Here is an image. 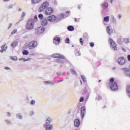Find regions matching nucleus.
I'll list each match as a JSON object with an SVG mask.
<instances>
[{"instance_id":"f3484780","label":"nucleus","mask_w":130,"mask_h":130,"mask_svg":"<svg viewBox=\"0 0 130 130\" xmlns=\"http://www.w3.org/2000/svg\"><path fill=\"white\" fill-rule=\"evenodd\" d=\"M53 42L55 44H58L60 42V38L56 37L53 39Z\"/></svg>"},{"instance_id":"c756f323","label":"nucleus","mask_w":130,"mask_h":130,"mask_svg":"<svg viewBox=\"0 0 130 130\" xmlns=\"http://www.w3.org/2000/svg\"><path fill=\"white\" fill-rule=\"evenodd\" d=\"M70 71L73 75H77V72H76V70H75V69H71Z\"/></svg>"},{"instance_id":"de8ad7c7","label":"nucleus","mask_w":130,"mask_h":130,"mask_svg":"<svg viewBox=\"0 0 130 130\" xmlns=\"http://www.w3.org/2000/svg\"><path fill=\"white\" fill-rule=\"evenodd\" d=\"M94 43L91 42L90 43V46H91V47H94Z\"/></svg>"},{"instance_id":"cd10ccee","label":"nucleus","mask_w":130,"mask_h":130,"mask_svg":"<svg viewBox=\"0 0 130 130\" xmlns=\"http://www.w3.org/2000/svg\"><path fill=\"white\" fill-rule=\"evenodd\" d=\"M11 59L12 60H14V61H16L18 60V57L16 56H13L12 57H11Z\"/></svg>"},{"instance_id":"6e6d98bb","label":"nucleus","mask_w":130,"mask_h":130,"mask_svg":"<svg viewBox=\"0 0 130 130\" xmlns=\"http://www.w3.org/2000/svg\"><path fill=\"white\" fill-rule=\"evenodd\" d=\"M127 59L128 61H130V55H127Z\"/></svg>"},{"instance_id":"f704fd0d","label":"nucleus","mask_w":130,"mask_h":130,"mask_svg":"<svg viewBox=\"0 0 130 130\" xmlns=\"http://www.w3.org/2000/svg\"><path fill=\"white\" fill-rule=\"evenodd\" d=\"M103 6L105 7V8L108 7V3L105 2L103 5Z\"/></svg>"},{"instance_id":"bb28decb","label":"nucleus","mask_w":130,"mask_h":130,"mask_svg":"<svg viewBox=\"0 0 130 130\" xmlns=\"http://www.w3.org/2000/svg\"><path fill=\"white\" fill-rule=\"evenodd\" d=\"M104 21L105 22H109V16H106L104 18Z\"/></svg>"},{"instance_id":"603ef678","label":"nucleus","mask_w":130,"mask_h":130,"mask_svg":"<svg viewBox=\"0 0 130 130\" xmlns=\"http://www.w3.org/2000/svg\"><path fill=\"white\" fill-rule=\"evenodd\" d=\"M101 99H102V96H99L98 97V100H101Z\"/></svg>"},{"instance_id":"37998d69","label":"nucleus","mask_w":130,"mask_h":130,"mask_svg":"<svg viewBox=\"0 0 130 130\" xmlns=\"http://www.w3.org/2000/svg\"><path fill=\"white\" fill-rule=\"evenodd\" d=\"M17 33V29H14L12 32L11 34H16Z\"/></svg>"},{"instance_id":"2eb2a0df","label":"nucleus","mask_w":130,"mask_h":130,"mask_svg":"<svg viewBox=\"0 0 130 130\" xmlns=\"http://www.w3.org/2000/svg\"><path fill=\"white\" fill-rule=\"evenodd\" d=\"M80 124H81V120H80V119H76L74 120V125L75 126H76V127H79Z\"/></svg>"},{"instance_id":"423d86ee","label":"nucleus","mask_w":130,"mask_h":130,"mask_svg":"<svg viewBox=\"0 0 130 130\" xmlns=\"http://www.w3.org/2000/svg\"><path fill=\"white\" fill-rule=\"evenodd\" d=\"M52 57H54V58H61L62 59L65 58L64 56H63V55L58 53H55L52 54Z\"/></svg>"},{"instance_id":"f8f14e48","label":"nucleus","mask_w":130,"mask_h":130,"mask_svg":"<svg viewBox=\"0 0 130 130\" xmlns=\"http://www.w3.org/2000/svg\"><path fill=\"white\" fill-rule=\"evenodd\" d=\"M107 32L109 35H111L112 33H113V30L111 28V26L109 25L107 27Z\"/></svg>"},{"instance_id":"338daca9","label":"nucleus","mask_w":130,"mask_h":130,"mask_svg":"<svg viewBox=\"0 0 130 130\" xmlns=\"http://www.w3.org/2000/svg\"><path fill=\"white\" fill-rule=\"evenodd\" d=\"M75 22H78V20H77V18H75Z\"/></svg>"},{"instance_id":"473e14b6","label":"nucleus","mask_w":130,"mask_h":130,"mask_svg":"<svg viewBox=\"0 0 130 130\" xmlns=\"http://www.w3.org/2000/svg\"><path fill=\"white\" fill-rule=\"evenodd\" d=\"M5 46H6V45H4L1 47L2 49L0 50V52H2V53L4 52V49L5 48Z\"/></svg>"},{"instance_id":"a19ab883","label":"nucleus","mask_w":130,"mask_h":130,"mask_svg":"<svg viewBox=\"0 0 130 130\" xmlns=\"http://www.w3.org/2000/svg\"><path fill=\"white\" fill-rule=\"evenodd\" d=\"M118 42L119 44H121V43H122V41H121V38L118 39Z\"/></svg>"},{"instance_id":"8fccbe9b","label":"nucleus","mask_w":130,"mask_h":130,"mask_svg":"<svg viewBox=\"0 0 130 130\" xmlns=\"http://www.w3.org/2000/svg\"><path fill=\"white\" fill-rule=\"evenodd\" d=\"M5 70H7V71H10L11 70V68L9 67H5Z\"/></svg>"},{"instance_id":"c9c22d12","label":"nucleus","mask_w":130,"mask_h":130,"mask_svg":"<svg viewBox=\"0 0 130 130\" xmlns=\"http://www.w3.org/2000/svg\"><path fill=\"white\" fill-rule=\"evenodd\" d=\"M5 121H6V123H7V124H12V122L10 120H5Z\"/></svg>"},{"instance_id":"dca6fc26","label":"nucleus","mask_w":130,"mask_h":130,"mask_svg":"<svg viewBox=\"0 0 130 130\" xmlns=\"http://www.w3.org/2000/svg\"><path fill=\"white\" fill-rule=\"evenodd\" d=\"M48 24V21L47 20V19L44 18L43 20H42L41 25L42 26H47Z\"/></svg>"},{"instance_id":"4d7b16f0","label":"nucleus","mask_w":130,"mask_h":130,"mask_svg":"<svg viewBox=\"0 0 130 130\" xmlns=\"http://www.w3.org/2000/svg\"><path fill=\"white\" fill-rule=\"evenodd\" d=\"M31 58H27L26 59H24V61H28V60H30Z\"/></svg>"},{"instance_id":"1a4fd4ad","label":"nucleus","mask_w":130,"mask_h":130,"mask_svg":"<svg viewBox=\"0 0 130 130\" xmlns=\"http://www.w3.org/2000/svg\"><path fill=\"white\" fill-rule=\"evenodd\" d=\"M46 15H51V14H53V9L52 8H48L46 9L45 12Z\"/></svg>"},{"instance_id":"6ab92c4d","label":"nucleus","mask_w":130,"mask_h":130,"mask_svg":"<svg viewBox=\"0 0 130 130\" xmlns=\"http://www.w3.org/2000/svg\"><path fill=\"white\" fill-rule=\"evenodd\" d=\"M46 9L43 4L41 5V6L39 8V12H43Z\"/></svg>"},{"instance_id":"7c9ffc66","label":"nucleus","mask_w":130,"mask_h":130,"mask_svg":"<svg viewBox=\"0 0 130 130\" xmlns=\"http://www.w3.org/2000/svg\"><path fill=\"white\" fill-rule=\"evenodd\" d=\"M112 23H113V24H116V19H115L114 16L112 17Z\"/></svg>"},{"instance_id":"0e129e2a","label":"nucleus","mask_w":130,"mask_h":130,"mask_svg":"<svg viewBox=\"0 0 130 130\" xmlns=\"http://www.w3.org/2000/svg\"><path fill=\"white\" fill-rule=\"evenodd\" d=\"M19 23H20V21H18L16 23V26H18V25L19 24Z\"/></svg>"},{"instance_id":"58836bf2","label":"nucleus","mask_w":130,"mask_h":130,"mask_svg":"<svg viewBox=\"0 0 130 130\" xmlns=\"http://www.w3.org/2000/svg\"><path fill=\"white\" fill-rule=\"evenodd\" d=\"M36 102L35 100H32L30 102V105H35Z\"/></svg>"},{"instance_id":"49530a36","label":"nucleus","mask_w":130,"mask_h":130,"mask_svg":"<svg viewBox=\"0 0 130 130\" xmlns=\"http://www.w3.org/2000/svg\"><path fill=\"white\" fill-rule=\"evenodd\" d=\"M25 16H26V14L25 13V12H23L21 15V18H24V17H25Z\"/></svg>"},{"instance_id":"72a5a7b5","label":"nucleus","mask_w":130,"mask_h":130,"mask_svg":"<svg viewBox=\"0 0 130 130\" xmlns=\"http://www.w3.org/2000/svg\"><path fill=\"white\" fill-rule=\"evenodd\" d=\"M14 7V5L13 4H10V5H9L8 7H7V9H13V8Z\"/></svg>"},{"instance_id":"864d4df0","label":"nucleus","mask_w":130,"mask_h":130,"mask_svg":"<svg viewBox=\"0 0 130 130\" xmlns=\"http://www.w3.org/2000/svg\"><path fill=\"white\" fill-rule=\"evenodd\" d=\"M7 116H11V113L10 112H7Z\"/></svg>"},{"instance_id":"052dcab7","label":"nucleus","mask_w":130,"mask_h":130,"mask_svg":"<svg viewBox=\"0 0 130 130\" xmlns=\"http://www.w3.org/2000/svg\"><path fill=\"white\" fill-rule=\"evenodd\" d=\"M7 49H8V47H5L4 49V51H6V50H7Z\"/></svg>"},{"instance_id":"680f3d73","label":"nucleus","mask_w":130,"mask_h":130,"mask_svg":"<svg viewBox=\"0 0 130 130\" xmlns=\"http://www.w3.org/2000/svg\"><path fill=\"white\" fill-rule=\"evenodd\" d=\"M12 23L10 24V26L8 27V29H10L11 28V27H12Z\"/></svg>"},{"instance_id":"4be33fe9","label":"nucleus","mask_w":130,"mask_h":130,"mask_svg":"<svg viewBox=\"0 0 130 130\" xmlns=\"http://www.w3.org/2000/svg\"><path fill=\"white\" fill-rule=\"evenodd\" d=\"M127 94L128 97L130 98V86L128 85L126 88Z\"/></svg>"},{"instance_id":"5fc2aeb1","label":"nucleus","mask_w":130,"mask_h":130,"mask_svg":"<svg viewBox=\"0 0 130 130\" xmlns=\"http://www.w3.org/2000/svg\"><path fill=\"white\" fill-rule=\"evenodd\" d=\"M30 115H34V112L31 111L30 112Z\"/></svg>"},{"instance_id":"7ed1b4c3","label":"nucleus","mask_w":130,"mask_h":130,"mask_svg":"<svg viewBox=\"0 0 130 130\" xmlns=\"http://www.w3.org/2000/svg\"><path fill=\"white\" fill-rule=\"evenodd\" d=\"M37 47V42L36 41H32L30 42L28 44V48L29 49H34Z\"/></svg>"},{"instance_id":"ea45409f","label":"nucleus","mask_w":130,"mask_h":130,"mask_svg":"<svg viewBox=\"0 0 130 130\" xmlns=\"http://www.w3.org/2000/svg\"><path fill=\"white\" fill-rule=\"evenodd\" d=\"M66 43H68V44H70V39H69L68 38H67L66 40Z\"/></svg>"},{"instance_id":"a878e982","label":"nucleus","mask_w":130,"mask_h":130,"mask_svg":"<svg viewBox=\"0 0 130 130\" xmlns=\"http://www.w3.org/2000/svg\"><path fill=\"white\" fill-rule=\"evenodd\" d=\"M22 54L23 55H28L29 54V51L27 50H24L22 51Z\"/></svg>"},{"instance_id":"e2e57ef3","label":"nucleus","mask_w":130,"mask_h":130,"mask_svg":"<svg viewBox=\"0 0 130 130\" xmlns=\"http://www.w3.org/2000/svg\"><path fill=\"white\" fill-rule=\"evenodd\" d=\"M61 75V73H57V76H60Z\"/></svg>"},{"instance_id":"4c0bfd02","label":"nucleus","mask_w":130,"mask_h":130,"mask_svg":"<svg viewBox=\"0 0 130 130\" xmlns=\"http://www.w3.org/2000/svg\"><path fill=\"white\" fill-rule=\"evenodd\" d=\"M110 84H112L113 83H114V79L113 78H111L110 79Z\"/></svg>"},{"instance_id":"c85d7f7f","label":"nucleus","mask_w":130,"mask_h":130,"mask_svg":"<svg viewBox=\"0 0 130 130\" xmlns=\"http://www.w3.org/2000/svg\"><path fill=\"white\" fill-rule=\"evenodd\" d=\"M56 62H59L60 63H64V61L60 59L56 60Z\"/></svg>"},{"instance_id":"4468645a","label":"nucleus","mask_w":130,"mask_h":130,"mask_svg":"<svg viewBox=\"0 0 130 130\" xmlns=\"http://www.w3.org/2000/svg\"><path fill=\"white\" fill-rule=\"evenodd\" d=\"M64 17V14H61L59 15H58L57 17H56V22H59V21L63 19Z\"/></svg>"},{"instance_id":"bf43d9fd","label":"nucleus","mask_w":130,"mask_h":130,"mask_svg":"<svg viewBox=\"0 0 130 130\" xmlns=\"http://www.w3.org/2000/svg\"><path fill=\"white\" fill-rule=\"evenodd\" d=\"M23 39H26L27 38H28V36H25L24 37H23Z\"/></svg>"},{"instance_id":"39448f33","label":"nucleus","mask_w":130,"mask_h":130,"mask_svg":"<svg viewBox=\"0 0 130 130\" xmlns=\"http://www.w3.org/2000/svg\"><path fill=\"white\" fill-rule=\"evenodd\" d=\"M110 87L112 91H116V90L118 89L117 83L116 82L110 84Z\"/></svg>"},{"instance_id":"c03bdc74","label":"nucleus","mask_w":130,"mask_h":130,"mask_svg":"<svg viewBox=\"0 0 130 130\" xmlns=\"http://www.w3.org/2000/svg\"><path fill=\"white\" fill-rule=\"evenodd\" d=\"M83 39H82V38H80V43H81V45H83L84 44V42H83Z\"/></svg>"},{"instance_id":"f257e3e1","label":"nucleus","mask_w":130,"mask_h":130,"mask_svg":"<svg viewBox=\"0 0 130 130\" xmlns=\"http://www.w3.org/2000/svg\"><path fill=\"white\" fill-rule=\"evenodd\" d=\"M35 20L34 19H29L26 23L25 28L26 30H32L34 28Z\"/></svg>"},{"instance_id":"9d476101","label":"nucleus","mask_w":130,"mask_h":130,"mask_svg":"<svg viewBox=\"0 0 130 130\" xmlns=\"http://www.w3.org/2000/svg\"><path fill=\"white\" fill-rule=\"evenodd\" d=\"M44 27H40L36 29V32H37L38 34H41L44 32Z\"/></svg>"},{"instance_id":"13d9d810","label":"nucleus","mask_w":130,"mask_h":130,"mask_svg":"<svg viewBox=\"0 0 130 130\" xmlns=\"http://www.w3.org/2000/svg\"><path fill=\"white\" fill-rule=\"evenodd\" d=\"M19 60H25V58H21L19 59Z\"/></svg>"},{"instance_id":"ddd939ff","label":"nucleus","mask_w":130,"mask_h":130,"mask_svg":"<svg viewBox=\"0 0 130 130\" xmlns=\"http://www.w3.org/2000/svg\"><path fill=\"white\" fill-rule=\"evenodd\" d=\"M43 84L46 85V86H47V85H50L51 86H54V82L50 80L43 81Z\"/></svg>"},{"instance_id":"09e8293b","label":"nucleus","mask_w":130,"mask_h":130,"mask_svg":"<svg viewBox=\"0 0 130 130\" xmlns=\"http://www.w3.org/2000/svg\"><path fill=\"white\" fill-rule=\"evenodd\" d=\"M121 18V14H118V20H120Z\"/></svg>"},{"instance_id":"0eeeda50","label":"nucleus","mask_w":130,"mask_h":130,"mask_svg":"<svg viewBox=\"0 0 130 130\" xmlns=\"http://www.w3.org/2000/svg\"><path fill=\"white\" fill-rule=\"evenodd\" d=\"M122 71L126 77L130 78V70L126 68H122Z\"/></svg>"},{"instance_id":"6e6552de","label":"nucleus","mask_w":130,"mask_h":130,"mask_svg":"<svg viewBox=\"0 0 130 130\" xmlns=\"http://www.w3.org/2000/svg\"><path fill=\"white\" fill-rule=\"evenodd\" d=\"M85 113H86V107L83 106L81 109V118H84V116H85Z\"/></svg>"},{"instance_id":"79ce46f5","label":"nucleus","mask_w":130,"mask_h":130,"mask_svg":"<svg viewBox=\"0 0 130 130\" xmlns=\"http://www.w3.org/2000/svg\"><path fill=\"white\" fill-rule=\"evenodd\" d=\"M80 102H83L84 101V97L81 96L79 100Z\"/></svg>"},{"instance_id":"69168bd1","label":"nucleus","mask_w":130,"mask_h":130,"mask_svg":"<svg viewBox=\"0 0 130 130\" xmlns=\"http://www.w3.org/2000/svg\"><path fill=\"white\" fill-rule=\"evenodd\" d=\"M67 14H70V13H71V12L70 11H68L66 12Z\"/></svg>"},{"instance_id":"f03ea898","label":"nucleus","mask_w":130,"mask_h":130,"mask_svg":"<svg viewBox=\"0 0 130 130\" xmlns=\"http://www.w3.org/2000/svg\"><path fill=\"white\" fill-rule=\"evenodd\" d=\"M127 61V60H126V59L124 58L123 57H120L118 58L117 60V62H118L120 66H123V64H125Z\"/></svg>"},{"instance_id":"b1692460","label":"nucleus","mask_w":130,"mask_h":130,"mask_svg":"<svg viewBox=\"0 0 130 130\" xmlns=\"http://www.w3.org/2000/svg\"><path fill=\"white\" fill-rule=\"evenodd\" d=\"M67 29L68 31H74V30H75V28L74 27V26L72 25L69 26Z\"/></svg>"},{"instance_id":"774afa93","label":"nucleus","mask_w":130,"mask_h":130,"mask_svg":"<svg viewBox=\"0 0 130 130\" xmlns=\"http://www.w3.org/2000/svg\"><path fill=\"white\" fill-rule=\"evenodd\" d=\"M60 82H62V80H60V81H58V82H56V83H60Z\"/></svg>"},{"instance_id":"a18cd8bd","label":"nucleus","mask_w":130,"mask_h":130,"mask_svg":"<svg viewBox=\"0 0 130 130\" xmlns=\"http://www.w3.org/2000/svg\"><path fill=\"white\" fill-rule=\"evenodd\" d=\"M124 43H128V39H124Z\"/></svg>"},{"instance_id":"9b49d317","label":"nucleus","mask_w":130,"mask_h":130,"mask_svg":"<svg viewBox=\"0 0 130 130\" xmlns=\"http://www.w3.org/2000/svg\"><path fill=\"white\" fill-rule=\"evenodd\" d=\"M48 20L49 22H54V21H56V17L54 15H50L48 17Z\"/></svg>"},{"instance_id":"a211bd4d","label":"nucleus","mask_w":130,"mask_h":130,"mask_svg":"<svg viewBox=\"0 0 130 130\" xmlns=\"http://www.w3.org/2000/svg\"><path fill=\"white\" fill-rule=\"evenodd\" d=\"M51 122H52V119L51 117H48L46 120V123L45 124H49Z\"/></svg>"},{"instance_id":"20e7f679","label":"nucleus","mask_w":130,"mask_h":130,"mask_svg":"<svg viewBox=\"0 0 130 130\" xmlns=\"http://www.w3.org/2000/svg\"><path fill=\"white\" fill-rule=\"evenodd\" d=\"M109 42L111 44V48H112V49H113V50H117V45H116V43H115V42L113 41V40L110 39Z\"/></svg>"},{"instance_id":"e433bc0d","label":"nucleus","mask_w":130,"mask_h":130,"mask_svg":"<svg viewBox=\"0 0 130 130\" xmlns=\"http://www.w3.org/2000/svg\"><path fill=\"white\" fill-rule=\"evenodd\" d=\"M38 17L40 20H42V19H43V15H42V14H40L38 15Z\"/></svg>"},{"instance_id":"5701e85b","label":"nucleus","mask_w":130,"mask_h":130,"mask_svg":"<svg viewBox=\"0 0 130 130\" xmlns=\"http://www.w3.org/2000/svg\"><path fill=\"white\" fill-rule=\"evenodd\" d=\"M16 117L18 119H23V116L22 115V114L21 113H18L16 114Z\"/></svg>"},{"instance_id":"2f4dec72","label":"nucleus","mask_w":130,"mask_h":130,"mask_svg":"<svg viewBox=\"0 0 130 130\" xmlns=\"http://www.w3.org/2000/svg\"><path fill=\"white\" fill-rule=\"evenodd\" d=\"M81 78L84 83H86V82H87V80H86V77H85V76H84L83 75H81Z\"/></svg>"},{"instance_id":"412c9836","label":"nucleus","mask_w":130,"mask_h":130,"mask_svg":"<svg viewBox=\"0 0 130 130\" xmlns=\"http://www.w3.org/2000/svg\"><path fill=\"white\" fill-rule=\"evenodd\" d=\"M18 43L17 41H14L11 44L12 47H16V46H18Z\"/></svg>"},{"instance_id":"393cba45","label":"nucleus","mask_w":130,"mask_h":130,"mask_svg":"<svg viewBox=\"0 0 130 130\" xmlns=\"http://www.w3.org/2000/svg\"><path fill=\"white\" fill-rule=\"evenodd\" d=\"M42 0H31V4H35L40 3Z\"/></svg>"},{"instance_id":"3c124183","label":"nucleus","mask_w":130,"mask_h":130,"mask_svg":"<svg viewBox=\"0 0 130 130\" xmlns=\"http://www.w3.org/2000/svg\"><path fill=\"white\" fill-rule=\"evenodd\" d=\"M34 19H36V22L37 21L38 17H37V15H35L34 17Z\"/></svg>"},{"instance_id":"aec40b11","label":"nucleus","mask_w":130,"mask_h":130,"mask_svg":"<svg viewBox=\"0 0 130 130\" xmlns=\"http://www.w3.org/2000/svg\"><path fill=\"white\" fill-rule=\"evenodd\" d=\"M43 6H44V8L47 9V8H48L49 6V3L48 2H45L42 4Z\"/></svg>"}]
</instances>
